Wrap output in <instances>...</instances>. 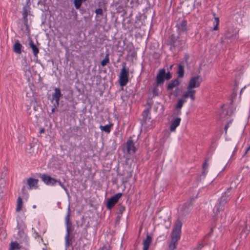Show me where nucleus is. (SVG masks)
<instances>
[{
  "label": "nucleus",
  "instance_id": "f257e3e1",
  "mask_svg": "<svg viewBox=\"0 0 250 250\" xmlns=\"http://www.w3.org/2000/svg\"><path fill=\"white\" fill-rule=\"evenodd\" d=\"M231 189L232 188L231 187L229 188L221 197L219 202L215 205L213 208L214 213L217 214L221 211L224 210L227 203L230 199V191Z\"/></svg>",
  "mask_w": 250,
  "mask_h": 250
},
{
  "label": "nucleus",
  "instance_id": "f03ea898",
  "mask_svg": "<svg viewBox=\"0 0 250 250\" xmlns=\"http://www.w3.org/2000/svg\"><path fill=\"white\" fill-rule=\"evenodd\" d=\"M182 222L179 219L175 222L174 228L171 233V243L177 244L181 237Z\"/></svg>",
  "mask_w": 250,
  "mask_h": 250
},
{
  "label": "nucleus",
  "instance_id": "7ed1b4c3",
  "mask_svg": "<svg viewBox=\"0 0 250 250\" xmlns=\"http://www.w3.org/2000/svg\"><path fill=\"white\" fill-rule=\"evenodd\" d=\"M168 42L170 45V49L173 50L175 48H182L185 46V40L178 36L171 35L168 39Z\"/></svg>",
  "mask_w": 250,
  "mask_h": 250
},
{
  "label": "nucleus",
  "instance_id": "20e7f679",
  "mask_svg": "<svg viewBox=\"0 0 250 250\" xmlns=\"http://www.w3.org/2000/svg\"><path fill=\"white\" fill-rule=\"evenodd\" d=\"M128 75L129 70L126 68L125 63H124L119 76V83L121 86H124L126 85L128 82Z\"/></svg>",
  "mask_w": 250,
  "mask_h": 250
},
{
  "label": "nucleus",
  "instance_id": "39448f33",
  "mask_svg": "<svg viewBox=\"0 0 250 250\" xmlns=\"http://www.w3.org/2000/svg\"><path fill=\"white\" fill-rule=\"evenodd\" d=\"M202 80V79L199 75L191 77L188 85L187 89L190 90L198 87L200 85Z\"/></svg>",
  "mask_w": 250,
  "mask_h": 250
},
{
  "label": "nucleus",
  "instance_id": "423d86ee",
  "mask_svg": "<svg viewBox=\"0 0 250 250\" xmlns=\"http://www.w3.org/2000/svg\"><path fill=\"white\" fill-rule=\"evenodd\" d=\"M122 196V193H118L110 198L108 199L106 202V208L108 209H111L118 202L119 199Z\"/></svg>",
  "mask_w": 250,
  "mask_h": 250
},
{
  "label": "nucleus",
  "instance_id": "0eeeda50",
  "mask_svg": "<svg viewBox=\"0 0 250 250\" xmlns=\"http://www.w3.org/2000/svg\"><path fill=\"white\" fill-rule=\"evenodd\" d=\"M176 27L179 33L186 32L188 30L187 21L182 20L177 23Z\"/></svg>",
  "mask_w": 250,
  "mask_h": 250
},
{
  "label": "nucleus",
  "instance_id": "6e6552de",
  "mask_svg": "<svg viewBox=\"0 0 250 250\" xmlns=\"http://www.w3.org/2000/svg\"><path fill=\"white\" fill-rule=\"evenodd\" d=\"M165 68L161 69L156 76V83L157 85H161L164 84L165 78L164 77Z\"/></svg>",
  "mask_w": 250,
  "mask_h": 250
},
{
  "label": "nucleus",
  "instance_id": "1a4fd4ad",
  "mask_svg": "<svg viewBox=\"0 0 250 250\" xmlns=\"http://www.w3.org/2000/svg\"><path fill=\"white\" fill-rule=\"evenodd\" d=\"M30 7L29 6H24L22 9V17L24 20V24L28 28V19L27 16L30 14Z\"/></svg>",
  "mask_w": 250,
  "mask_h": 250
},
{
  "label": "nucleus",
  "instance_id": "9d476101",
  "mask_svg": "<svg viewBox=\"0 0 250 250\" xmlns=\"http://www.w3.org/2000/svg\"><path fill=\"white\" fill-rule=\"evenodd\" d=\"M127 152L128 154L134 153L136 151V148L132 140H128L126 144Z\"/></svg>",
  "mask_w": 250,
  "mask_h": 250
},
{
  "label": "nucleus",
  "instance_id": "9b49d317",
  "mask_svg": "<svg viewBox=\"0 0 250 250\" xmlns=\"http://www.w3.org/2000/svg\"><path fill=\"white\" fill-rule=\"evenodd\" d=\"M71 223L66 225V234L65 236V246L68 247L71 244V240L70 239V233L71 232Z\"/></svg>",
  "mask_w": 250,
  "mask_h": 250
},
{
  "label": "nucleus",
  "instance_id": "f8f14e48",
  "mask_svg": "<svg viewBox=\"0 0 250 250\" xmlns=\"http://www.w3.org/2000/svg\"><path fill=\"white\" fill-rule=\"evenodd\" d=\"M39 182L38 179H34L33 178H29L27 179V182L29 186L28 188L31 189H37L38 188V183Z\"/></svg>",
  "mask_w": 250,
  "mask_h": 250
},
{
  "label": "nucleus",
  "instance_id": "ddd939ff",
  "mask_svg": "<svg viewBox=\"0 0 250 250\" xmlns=\"http://www.w3.org/2000/svg\"><path fill=\"white\" fill-rule=\"evenodd\" d=\"M195 90L190 89L188 90L185 92L182 95V98L185 99L187 98H190L192 101H194L195 99Z\"/></svg>",
  "mask_w": 250,
  "mask_h": 250
},
{
  "label": "nucleus",
  "instance_id": "4468645a",
  "mask_svg": "<svg viewBox=\"0 0 250 250\" xmlns=\"http://www.w3.org/2000/svg\"><path fill=\"white\" fill-rule=\"evenodd\" d=\"M213 231V229L211 228L210 231L205 237V238L197 245V247L194 248L195 250H200L207 244L206 239L209 236Z\"/></svg>",
  "mask_w": 250,
  "mask_h": 250
},
{
  "label": "nucleus",
  "instance_id": "2eb2a0df",
  "mask_svg": "<svg viewBox=\"0 0 250 250\" xmlns=\"http://www.w3.org/2000/svg\"><path fill=\"white\" fill-rule=\"evenodd\" d=\"M180 84V81L178 79H175L171 80L167 85V90L169 91L173 89L174 87Z\"/></svg>",
  "mask_w": 250,
  "mask_h": 250
},
{
  "label": "nucleus",
  "instance_id": "dca6fc26",
  "mask_svg": "<svg viewBox=\"0 0 250 250\" xmlns=\"http://www.w3.org/2000/svg\"><path fill=\"white\" fill-rule=\"evenodd\" d=\"M62 95L60 89L59 88L55 87L54 88V92L52 94L53 99L58 102V101H60V98Z\"/></svg>",
  "mask_w": 250,
  "mask_h": 250
},
{
  "label": "nucleus",
  "instance_id": "f3484780",
  "mask_svg": "<svg viewBox=\"0 0 250 250\" xmlns=\"http://www.w3.org/2000/svg\"><path fill=\"white\" fill-rule=\"evenodd\" d=\"M152 237L147 234L146 239L143 242V250H148L151 243Z\"/></svg>",
  "mask_w": 250,
  "mask_h": 250
},
{
  "label": "nucleus",
  "instance_id": "a211bd4d",
  "mask_svg": "<svg viewBox=\"0 0 250 250\" xmlns=\"http://www.w3.org/2000/svg\"><path fill=\"white\" fill-rule=\"evenodd\" d=\"M181 122L180 118H177L173 121L171 122L170 126V130L171 131H175L176 127L179 126Z\"/></svg>",
  "mask_w": 250,
  "mask_h": 250
},
{
  "label": "nucleus",
  "instance_id": "6ab92c4d",
  "mask_svg": "<svg viewBox=\"0 0 250 250\" xmlns=\"http://www.w3.org/2000/svg\"><path fill=\"white\" fill-rule=\"evenodd\" d=\"M22 45L20 43L19 41H17L13 45V51L18 54L21 53Z\"/></svg>",
  "mask_w": 250,
  "mask_h": 250
},
{
  "label": "nucleus",
  "instance_id": "aec40b11",
  "mask_svg": "<svg viewBox=\"0 0 250 250\" xmlns=\"http://www.w3.org/2000/svg\"><path fill=\"white\" fill-rule=\"evenodd\" d=\"M29 45L30 47L32 48L33 53L35 57H37L38 54L39 52V50L38 48L36 46V45L34 43L33 41L31 40L29 41Z\"/></svg>",
  "mask_w": 250,
  "mask_h": 250
},
{
  "label": "nucleus",
  "instance_id": "412c9836",
  "mask_svg": "<svg viewBox=\"0 0 250 250\" xmlns=\"http://www.w3.org/2000/svg\"><path fill=\"white\" fill-rule=\"evenodd\" d=\"M41 178L42 181L47 185H49L51 177L46 174H42L41 175Z\"/></svg>",
  "mask_w": 250,
  "mask_h": 250
},
{
  "label": "nucleus",
  "instance_id": "4be33fe9",
  "mask_svg": "<svg viewBox=\"0 0 250 250\" xmlns=\"http://www.w3.org/2000/svg\"><path fill=\"white\" fill-rule=\"evenodd\" d=\"M113 126V124H111L105 125H100V128L103 131H104L106 133H109L111 131V127Z\"/></svg>",
  "mask_w": 250,
  "mask_h": 250
},
{
  "label": "nucleus",
  "instance_id": "5701e85b",
  "mask_svg": "<svg viewBox=\"0 0 250 250\" xmlns=\"http://www.w3.org/2000/svg\"><path fill=\"white\" fill-rule=\"evenodd\" d=\"M178 78H183L184 75V66L182 64H179L178 69Z\"/></svg>",
  "mask_w": 250,
  "mask_h": 250
},
{
  "label": "nucleus",
  "instance_id": "b1692460",
  "mask_svg": "<svg viewBox=\"0 0 250 250\" xmlns=\"http://www.w3.org/2000/svg\"><path fill=\"white\" fill-rule=\"evenodd\" d=\"M22 200L21 197H19L17 199V205L16 209L17 212H19L21 209L22 207Z\"/></svg>",
  "mask_w": 250,
  "mask_h": 250
},
{
  "label": "nucleus",
  "instance_id": "393cba45",
  "mask_svg": "<svg viewBox=\"0 0 250 250\" xmlns=\"http://www.w3.org/2000/svg\"><path fill=\"white\" fill-rule=\"evenodd\" d=\"M189 206L190 203L188 202L185 203L183 205L182 209L184 214H186L189 212Z\"/></svg>",
  "mask_w": 250,
  "mask_h": 250
},
{
  "label": "nucleus",
  "instance_id": "a878e982",
  "mask_svg": "<svg viewBox=\"0 0 250 250\" xmlns=\"http://www.w3.org/2000/svg\"><path fill=\"white\" fill-rule=\"evenodd\" d=\"M187 101L185 99L181 98L178 100V103L175 106L176 109H181L183 106V104L186 103Z\"/></svg>",
  "mask_w": 250,
  "mask_h": 250
},
{
  "label": "nucleus",
  "instance_id": "bb28decb",
  "mask_svg": "<svg viewBox=\"0 0 250 250\" xmlns=\"http://www.w3.org/2000/svg\"><path fill=\"white\" fill-rule=\"evenodd\" d=\"M109 62V54L105 55V58L102 61L101 64L102 66H105Z\"/></svg>",
  "mask_w": 250,
  "mask_h": 250
},
{
  "label": "nucleus",
  "instance_id": "cd10ccee",
  "mask_svg": "<svg viewBox=\"0 0 250 250\" xmlns=\"http://www.w3.org/2000/svg\"><path fill=\"white\" fill-rule=\"evenodd\" d=\"M20 249V247L19 244L17 242H11L10 243V248L9 250H19Z\"/></svg>",
  "mask_w": 250,
  "mask_h": 250
},
{
  "label": "nucleus",
  "instance_id": "c85d7f7f",
  "mask_svg": "<svg viewBox=\"0 0 250 250\" xmlns=\"http://www.w3.org/2000/svg\"><path fill=\"white\" fill-rule=\"evenodd\" d=\"M159 85H157V83L154 86L152 89V94L153 96H157L159 95V89L158 88V86Z\"/></svg>",
  "mask_w": 250,
  "mask_h": 250
},
{
  "label": "nucleus",
  "instance_id": "c756f323",
  "mask_svg": "<svg viewBox=\"0 0 250 250\" xmlns=\"http://www.w3.org/2000/svg\"><path fill=\"white\" fill-rule=\"evenodd\" d=\"M57 183H58L59 185L64 189V190L65 191V192H66V193L68 195L69 194V192H68V190L67 189V188L65 187V186L64 185V184L63 183H62L61 181V180L60 179H57Z\"/></svg>",
  "mask_w": 250,
  "mask_h": 250
},
{
  "label": "nucleus",
  "instance_id": "7c9ffc66",
  "mask_svg": "<svg viewBox=\"0 0 250 250\" xmlns=\"http://www.w3.org/2000/svg\"><path fill=\"white\" fill-rule=\"evenodd\" d=\"M149 113V109H145L142 113V116L143 117V119L144 120H146L147 117Z\"/></svg>",
  "mask_w": 250,
  "mask_h": 250
},
{
  "label": "nucleus",
  "instance_id": "2f4dec72",
  "mask_svg": "<svg viewBox=\"0 0 250 250\" xmlns=\"http://www.w3.org/2000/svg\"><path fill=\"white\" fill-rule=\"evenodd\" d=\"M245 223V227L247 229L249 228V230H250V216L247 217L246 220L244 221Z\"/></svg>",
  "mask_w": 250,
  "mask_h": 250
},
{
  "label": "nucleus",
  "instance_id": "473e14b6",
  "mask_svg": "<svg viewBox=\"0 0 250 250\" xmlns=\"http://www.w3.org/2000/svg\"><path fill=\"white\" fill-rule=\"evenodd\" d=\"M22 66H24V69L25 70H27L29 68V64L27 62V60L25 58L23 59L22 60Z\"/></svg>",
  "mask_w": 250,
  "mask_h": 250
},
{
  "label": "nucleus",
  "instance_id": "72a5a7b5",
  "mask_svg": "<svg viewBox=\"0 0 250 250\" xmlns=\"http://www.w3.org/2000/svg\"><path fill=\"white\" fill-rule=\"evenodd\" d=\"M69 217H70V212H69V208H68V210L67 215H66V216L65 217V225H68V224H70V223H71V222H70Z\"/></svg>",
  "mask_w": 250,
  "mask_h": 250
},
{
  "label": "nucleus",
  "instance_id": "f704fd0d",
  "mask_svg": "<svg viewBox=\"0 0 250 250\" xmlns=\"http://www.w3.org/2000/svg\"><path fill=\"white\" fill-rule=\"evenodd\" d=\"M164 77H165V80H170L171 77H172V75H171V73L168 71V72L167 73H166V70L165 69V74H164Z\"/></svg>",
  "mask_w": 250,
  "mask_h": 250
},
{
  "label": "nucleus",
  "instance_id": "c9c22d12",
  "mask_svg": "<svg viewBox=\"0 0 250 250\" xmlns=\"http://www.w3.org/2000/svg\"><path fill=\"white\" fill-rule=\"evenodd\" d=\"M95 13L97 15H101L102 16H103V9L101 8H98L95 10Z\"/></svg>",
  "mask_w": 250,
  "mask_h": 250
},
{
  "label": "nucleus",
  "instance_id": "e433bc0d",
  "mask_svg": "<svg viewBox=\"0 0 250 250\" xmlns=\"http://www.w3.org/2000/svg\"><path fill=\"white\" fill-rule=\"evenodd\" d=\"M177 244L170 243L169 245V250H175Z\"/></svg>",
  "mask_w": 250,
  "mask_h": 250
},
{
  "label": "nucleus",
  "instance_id": "4c0bfd02",
  "mask_svg": "<svg viewBox=\"0 0 250 250\" xmlns=\"http://www.w3.org/2000/svg\"><path fill=\"white\" fill-rule=\"evenodd\" d=\"M57 179L51 177V180H50V183H49V186H54L56 184V183H57Z\"/></svg>",
  "mask_w": 250,
  "mask_h": 250
},
{
  "label": "nucleus",
  "instance_id": "58836bf2",
  "mask_svg": "<svg viewBox=\"0 0 250 250\" xmlns=\"http://www.w3.org/2000/svg\"><path fill=\"white\" fill-rule=\"evenodd\" d=\"M99 250H111V249L109 246L104 245L103 247L100 248Z\"/></svg>",
  "mask_w": 250,
  "mask_h": 250
},
{
  "label": "nucleus",
  "instance_id": "ea45409f",
  "mask_svg": "<svg viewBox=\"0 0 250 250\" xmlns=\"http://www.w3.org/2000/svg\"><path fill=\"white\" fill-rule=\"evenodd\" d=\"M232 123V121L231 120H230L228 123L225 126V127H224V129H225V133L226 134L227 132V129L229 126V124H231Z\"/></svg>",
  "mask_w": 250,
  "mask_h": 250
},
{
  "label": "nucleus",
  "instance_id": "a19ab883",
  "mask_svg": "<svg viewBox=\"0 0 250 250\" xmlns=\"http://www.w3.org/2000/svg\"><path fill=\"white\" fill-rule=\"evenodd\" d=\"M59 101H58V102L57 101H55V103L54 104V106L55 107H57L59 105Z\"/></svg>",
  "mask_w": 250,
  "mask_h": 250
},
{
  "label": "nucleus",
  "instance_id": "79ce46f5",
  "mask_svg": "<svg viewBox=\"0 0 250 250\" xmlns=\"http://www.w3.org/2000/svg\"><path fill=\"white\" fill-rule=\"evenodd\" d=\"M249 150H250V146L247 148V150H246V152H245V153L244 155H245L248 153V152Z\"/></svg>",
  "mask_w": 250,
  "mask_h": 250
},
{
  "label": "nucleus",
  "instance_id": "37998d69",
  "mask_svg": "<svg viewBox=\"0 0 250 250\" xmlns=\"http://www.w3.org/2000/svg\"><path fill=\"white\" fill-rule=\"evenodd\" d=\"M207 166V162H205L203 165V169H205V167Z\"/></svg>",
  "mask_w": 250,
  "mask_h": 250
},
{
  "label": "nucleus",
  "instance_id": "c03bdc74",
  "mask_svg": "<svg viewBox=\"0 0 250 250\" xmlns=\"http://www.w3.org/2000/svg\"><path fill=\"white\" fill-rule=\"evenodd\" d=\"M177 111V115H180L181 114V111L180 109H176Z\"/></svg>",
  "mask_w": 250,
  "mask_h": 250
},
{
  "label": "nucleus",
  "instance_id": "a18cd8bd",
  "mask_svg": "<svg viewBox=\"0 0 250 250\" xmlns=\"http://www.w3.org/2000/svg\"><path fill=\"white\" fill-rule=\"evenodd\" d=\"M215 20L216 22V24H219V18H215Z\"/></svg>",
  "mask_w": 250,
  "mask_h": 250
},
{
  "label": "nucleus",
  "instance_id": "49530a36",
  "mask_svg": "<svg viewBox=\"0 0 250 250\" xmlns=\"http://www.w3.org/2000/svg\"><path fill=\"white\" fill-rule=\"evenodd\" d=\"M218 24H216V25L214 27L213 30H217L218 29Z\"/></svg>",
  "mask_w": 250,
  "mask_h": 250
},
{
  "label": "nucleus",
  "instance_id": "de8ad7c7",
  "mask_svg": "<svg viewBox=\"0 0 250 250\" xmlns=\"http://www.w3.org/2000/svg\"><path fill=\"white\" fill-rule=\"evenodd\" d=\"M40 133H43L44 132V128H42L41 130H40Z\"/></svg>",
  "mask_w": 250,
  "mask_h": 250
},
{
  "label": "nucleus",
  "instance_id": "09e8293b",
  "mask_svg": "<svg viewBox=\"0 0 250 250\" xmlns=\"http://www.w3.org/2000/svg\"><path fill=\"white\" fill-rule=\"evenodd\" d=\"M207 171H206L205 169H203V174L205 175Z\"/></svg>",
  "mask_w": 250,
  "mask_h": 250
},
{
  "label": "nucleus",
  "instance_id": "8fccbe9b",
  "mask_svg": "<svg viewBox=\"0 0 250 250\" xmlns=\"http://www.w3.org/2000/svg\"><path fill=\"white\" fill-rule=\"evenodd\" d=\"M25 186H23V187H22V188L21 190H22V191L23 192H24V191L25 190Z\"/></svg>",
  "mask_w": 250,
  "mask_h": 250
},
{
  "label": "nucleus",
  "instance_id": "3c124183",
  "mask_svg": "<svg viewBox=\"0 0 250 250\" xmlns=\"http://www.w3.org/2000/svg\"><path fill=\"white\" fill-rule=\"evenodd\" d=\"M55 107H54V108H52V110H51V113H54V111H55Z\"/></svg>",
  "mask_w": 250,
  "mask_h": 250
},
{
  "label": "nucleus",
  "instance_id": "603ef678",
  "mask_svg": "<svg viewBox=\"0 0 250 250\" xmlns=\"http://www.w3.org/2000/svg\"><path fill=\"white\" fill-rule=\"evenodd\" d=\"M172 66H173V65H172V64H171V65L170 66L169 69V70H171V69H172Z\"/></svg>",
  "mask_w": 250,
  "mask_h": 250
},
{
  "label": "nucleus",
  "instance_id": "864d4df0",
  "mask_svg": "<svg viewBox=\"0 0 250 250\" xmlns=\"http://www.w3.org/2000/svg\"><path fill=\"white\" fill-rule=\"evenodd\" d=\"M33 208H36V205H33Z\"/></svg>",
  "mask_w": 250,
  "mask_h": 250
},
{
  "label": "nucleus",
  "instance_id": "5fc2aeb1",
  "mask_svg": "<svg viewBox=\"0 0 250 250\" xmlns=\"http://www.w3.org/2000/svg\"><path fill=\"white\" fill-rule=\"evenodd\" d=\"M3 174L2 173V175H1V178H2Z\"/></svg>",
  "mask_w": 250,
  "mask_h": 250
},
{
  "label": "nucleus",
  "instance_id": "6e6d98bb",
  "mask_svg": "<svg viewBox=\"0 0 250 250\" xmlns=\"http://www.w3.org/2000/svg\"><path fill=\"white\" fill-rule=\"evenodd\" d=\"M229 114V112H228V111H227V114Z\"/></svg>",
  "mask_w": 250,
  "mask_h": 250
}]
</instances>
